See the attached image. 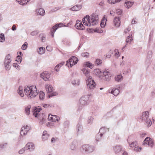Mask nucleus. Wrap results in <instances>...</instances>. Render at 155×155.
Masks as SVG:
<instances>
[{"mask_svg":"<svg viewBox=\"0 0 155 155\" xmlns=\"http://www.w3.org/2000/svg\"><path fill=\"white\" fill-rule=\"evenodd\" d=\"M40 77L45 81H47L50 77V74L47 72L45 71L41 74Z\"/></svg>","mask_w":155,"mask_h":155,"instance_id":"10","label":"nucleus"},{"mask_svg":"<svg viewBox=\"0 0 155 155\" xmlns=\"http://www.w3.org/2000/svg\"><path fill=\"white\" fill-rule=\"evenodd\" d=\"M80 21L79 20H77L76 21V23L75 25V27L78 29L83 30L84 28V26L81 22L80 23Z\"/></svg>","mask_w":155,"mask_h":155,"instance_id":"12","label":"nucleus"},{"mask_svg":"<svg viewBox=\"0 0 155 155\" xmlns=\"http://www.w3.org/2000/svg\"><path fill=\"white\" fill-rule=\"evenodd\" d=\"M26 150L29 149L30 151L33 150L35 147L34 144L32 143H27L25 147Z\"/></svg>","mask_w":155,"mask_h":155,"instance_id":"14","label":"nucleus"},{"mask_svg":"<svg viewBox=\"0 0 155 155\" xmlns=\"http://www.w3.org/2000/svg\"><path fill=\"white\" fill-rule=\"evenodd\" d=\"M122 0H108V2L110 4H114L120 2Z\"/></svg>","mask_w":155,"mask_h":155,"instance_id":"38","label":"nucleus"},{"mask_svg":"<svg viewBox=\"0 0 155 155\" xmlns=\"http://www.w3.org/2000/svg\"><path fill=\"white\" fill-rule=\"evenodd\" d=\"M89 53L88 52H84L81 54V55L84 57H86V58H88L89 56Z\"/></svg>","mask_w":155,"mask_h":155,"instance_id":"51","label":"nucleus"},{"mask_svg":"<svg viewBox=\"0 0 155 155\" xmlns=\"http://www.w3.org/2000/svg\"><path fill=\"white\" fill-rule=\"evenodd\" d=\"M30 0H16V1L18 2L20 5H25Z\"/></svg>","mask_w":155,"mask_h":155,"instance_id":"27","label":"nucleus"},{"mask_svg":"<svg viewBox=\"0 0 155 155\" xmlns=\"http://www.w3.org/2000/svg\"><path fill=\"white\" fill-rule=\"evenodd\" d=\"M89 96L88 95L83 96L80 99V104L79 106V109H82L83 107L88 104L89 102Z\"/></svg>","mask_w":155,"mask_h":155,"instance_id":"6","label":"nucleus"},{"mask_svg":"<svg viewBox=\"0 0 155 155\" xmlns=\"http://www.w3.org/2000/svg\"><path fill=\"white\" fill-rule=\"evenodd\" d=\"M25 127H22L21 128V130L20 132V134L21 136H23L27 134V133L26 131H25Z\"/></svg>","mask_w":155,"mask_h":155,"instance_id":"36","label":"nucleus"},{"mask_svg":"<svg viewBox=\"0 0 155 155\" xmlns=\"http://www.w3.org/2000/svg\"><path fill=\"white\" fill-rule=\"evenodd\" d=\"M31 108V106L30 105H28V106L25 107V111L27 115H28L29 114L30 112V109Z\"/></svg>","mask_w":155,"mask_h":155,"instance_id":"32","label":"nucleus"},{"mask_svg":"<svg viewBox=\"0 0 155 155\" xmlns=\"http://www.w3.org/2000/svg\"><path fill=\"white\" fill-rule=\"evenodd\" d=\"M109 131V130L108 128H107L105 127H102L100 129L99 133L103 136L104 134L106 133Z\"/></svg>","mask_w":155,"mask_h":155,"instance_id":"17","label":"nucleus"},{"mask_svg":"<svg viewBox=\"0 0 155 155\" xmlns=\"http://www.w3.org/2000/svg\"><path fill=\"white\" fill-rule=\"evenodd\" d=\"M149 113L148 111H146L142 113V115L139 118L140 122L144 123L147 127H149L152 124L151 120L149 118Z\"/></svg>","mask_w":155,"mask_h":155,"instance_id":"5","label":"nucleus"},{"mask_svg":"<svg viewBox=\"0 0 155 155\" xmlns=\"http://www.w3.org/2000/svg\"><path fill=\"white\" fill-rule=\"evenodd\" d=\"M82 71L84 74L87 78L86 80L87 87L91 90H93L95 87L96 84L94 81L92 79V77L90 76L89 69L84 68Z\"/></svg>","mask_w":155,"mask_h":155,"instance_id":"2","label":"nucleus"},{"mask_svg":"<svg viewBox=\"0 0 155 155\" xmlns=\"http://www.w3.org/2000/svg\"><path fill=\"white\" fill-rule=\"evenodd\" d=\"M69 124V122L68 121L66 120L64 122L63 124V126L65 128H67L68 127Z\"/></svg>","mask_w":155,"mask_h":155,"instance_id":"44","label":"nucleus"},{"mask_svg":"<svg viewBox=\"0 0 155 155\" xmlns=\"http://www.w3.org/2000/svg\"><path fill=\"white\" fill-rule=\"evenodd\" d=\"M11 29L12 30L14 31L16 30V27L15 25H13Z\"/></svg>","mask_w":155,"mask_h":155,"instance_id":"61","label":"nucleus"},{"mask_svg":"<svg viewBox=\"0 0 155 155\" xmlns=\"http://www.w3.org/2000/svg\"><path fill=\"white\" fill-rule=\"evenodd\" d=\"M38 12L40 15L44 16L45 15V11L42 8H39L38 10Z\"/></svg>","mask_w":155,"mask_h":155,"instance_id":"30","label":"nucleus"},{"mask_svg":"<svg viewBox=\"0 0 155 155\" xmlns=\"http://www.w3.org/2000/svg\"><path fill=\"white\" fill-rule=\"evenodd\" d=\"M95 72H97L98 73L101 74L102 73L100 70L99 69H96L95 70Z\"/></svg>","mask_w":155,"mask_h":155,"instance_id":"63","label":"nucleus"},{"mask_svg":"<svg viewBox=\"0 0 155 155\" xmlns=\"http://www.w3.org/2000/svg\"><path fill=\"white\" fill-rule=\"evenodd\" d=\"M64 62H61V63H60V64H58L57 65L58 67L60 68L64 64Z\"/></svg>","mask_w":155,"mask_h":155,"instance_id":"64","label":"nucleus"},{"mask_svg":"<svg viewBox=\"0 0 155 155\" xmlns=\"http://www.w3.org/2000/svg\"><path fill=\"white\" fill-rule=\"evenodd\" d=\"M95 150L94 146L89 144H84L81 147V152L84 154H89L93 152Z\"/></svg>","mask_w":155,"mask_h":155,"instance_id":"4","label":"nucleus"},{"mask_svg":"<svg viewBox=\"0 0 155 155\" xmlns=\"http://www.w3.org/2000/svg\"><path fill=\"white\" fill-rule=\"evenodd\" d=\"M25 150H26V148H25V147H24V148H22V149H21L19 151H18L19 153L20 154H22L24 152Z\"/></svg>","mask_w":155,"mask_h":155,"instance_id":"57","label":"nucleus"},{"mask_svg":"<svg viewBox=\"0 0 155 155\" xmlns=\"http://www.w3.org/2000/svg\"><path fill=\"white\" fill-rule=\"evenodd\" d=\"M56 29H55L54 27H52L51 30V36H52V37H54V33L56 31Z\"/></svg>","mask_w":155,"mask_h":155,"instance_id":"49","label":"nucleus"},{"mask_svg":"<svg viewBox=\"0 0 155 155\" xmlns=\"http://www.w3.org/2000/svg\"><path fill=\"white\" fill-rule=\"evenodd\" d=\"M23 127H25V131H26V132L27 133L28 131L31 129V127L29 126H28V125H26L25 126H24Z\"/></svg>","mask_w":155,"mask_h":155,"instance_id":"46","label":"nucleus"},{"mask_svg":"<svg viewBox=\"0 0 155 155\" xmlns=\"http://www.w3.org/2000/svg\"><path fill=\"white\" fill-rule=\"evenodd\" d=\"M142 149L141 147L138 146H135L134 148V150L136 152H140L141 151Z\"/></svg>","mask_w":155,"mask_h":155,"instance_id":"45","label":"nucleus"},{"mask_svg":"<svg viewBox=\"0 0 155 155\" xmlns=\"http://www.w3.org/2000/svg\"><path fill=\"white\" fill-rule=\"evenodd\" d=\"M5 38L4 35L2 33L0 34V42H3L5 41Z\"/></svg>","mask_w":155,"mask_h":155,"instance_id":"37","label":"nucleus"},{"mask_svg":"<svg viewBox=\"0 0 155 155\" xmlns=\"http://www.w3.org/2000/svg\"><path fill=\"white\" fill-rule=\"evenodd\" d=\"M85 64L87 67L91 69H92L94 65V64H92L89 61L86 62Z\"/></svg>","mask_w":155,"mask_h":155,"instance_id":"35","label":"nucleus"},{"mask_svg":"<svg viewBox=\"0 0 155 155\" xmlns=\"http://www.w3.org/2000/svg\"><path fill=\"white\" fill-rule=\"evenodd\" d=\"M38 32L37 31H35L31 33V35L32 36H34L38 34Z\"/></svg>","mask_w":155,"mask_h":155,"instance_id":"56","label":"nucleus"},{"mask_svg":"<svg viewBox=\"0 0 155 155\" xmlns=\"http://www.w3.org/2000/svg\"><path fill=\"white\" fill-rule=\"evenodd\" d=\"M63 26H64L63 24L62 23H60L59 24H56L53 27H54L55 29L57 30L58 28L61 27ZM64 26H65L64 25Z\"/></svg>","mask_w":155,"mask_h":155,"instance_id":"39","label":"nucleus"},{"mask_svg":"<svg viewBox=\"0 0 155 155\" xmlns=\"http://www.w3.org/2000/svg\"><path fill=\"white\" fill-rule=\"evenodd\" d=\"M45 94L42 91H40L39 93V99L42 100L45 97Z\"/></svg>","mask_w":155,"mask_h":155,"instance_id":"41","label":"nucleus"},{"mask_svg":"<svg viewBox=\"0 0 155 155\" xmlns=\"http://www.w3.org/2000/svg\"><path fill=\"white\" fill-rule=\"evenodd\" d=\"M98 5L100 6H104V1L103 0L102 1L98 4Z\"/></svg>","mask_w":155,"mask_h":155,"instance_id":"60","label":"nucleus"},{"mask_svg":"<svg viewBox=\"0 0 155 155\" xmlns=\"http://www.w3.org/2000/svg\"><path fill=\"white\" fill-rule=\"evenodd\" d=\"M38 107V108H37L36 107H34L32 110L33 114L36 117H38V116H39L40 114H39V113L41 110V109L40 108L39 106Z\"/></svg>","mask_w":155,"mask_h":155,"instance_id":"11","label":"nucleus"},{"mask_svg":"<svg viewBox=\"0 0 155 155\" xmlns=\"http://www.w3.org/2000/svg\"><path fill=\"white\" fill-rule=\"evenodd\" d=\"M18 94L21 97H23L24 96L23 93L22 88L21 86H20L19 87L18 89Z\"/></svg>","mask_w":155,"mask_h":155,"instance_id":"24","label":"nucleus"},{"mask_svg":"<svg viewBox=\"0 0 155 155\" xmlns=\"http://www.w3.org/2000/svg\"><path fill=\"white\" fill-rule=\"evenodd\" d=\"M150 139L149 137H147L143 141V145H148V143L149 142V141Z\"/></svg>","mask_w":155,"mask_h":155,"instance_id":"34","label":"nucleus"},{"mask_svg":"<svg viewBox=\"0 0 155 155\" xmlns=\"http://www.w3.org/2000/svg\"><path fill=\"white\" fill-rule=\"evenodd\" d=\"M46 119L44 117H43L41 120L40 122V124H42L45 122Z\"/></svg>","mask_w":155,"mask_h":155,"instance_id":"59","label":"nucleus"},{"mask_svg":"<svg viewBox=\"0 0 155 155\" xmlns=\"http://www.w3.org/2000/svg\"><path fill=\"white\" fill-rule=\"evenodd\" d=\"M120 91L118 88H113L112 89L110 93L115 96H117L119 93Z\"/></svg>","mask_w":155,"mask_h":155,"instance_id":"22","label":"nucleus"},{"mask_svg":"<svg viewBox=\"0 0 155 155\" xmlns=\"http://www.w3.org/2000/svg\"><path fill=\"white\" fill-rule=\"evenodd\" d=\"M102 136L103 135L99 133L96 135L95 137V140L96 143H97L98 141H100L101 140V138Z\"/></svg>","mask_w":155,"mask_h":155,"instance_id":"31","label":"nucleus"},{"mask_svg":"<svg viewBox=\"0 0 155 155\" xmlns=\"http://www.w3.org/2000/svg\"><path fill=\"white\" fill-rule=\"evenodd\" d=\"M95 62V64L98 65L102 63V61L100 59H97Z\"/></svg>","mask_w":155,"mask_h":155,"instance_id":"54","label":"nucleus"},{"mask_svg":"<svg viewBox=\"0 0 155 155\" xmlns=\"http://www.w3.org/2000/svg\"><path fill=\"white\" fill-rule=\"evenodd\" d=\"M38 91L35 85L27 86L24 89L25 94L28 98H33L36 97L38 93Z\"/></svg>","mask_w":155,"mask_h":155,"instance_id":"3","label":"nucleus"},{"mask_svg":"<svg viewBox=\"0 0 155 155\" xmlns=\"http://www.w3.org/2000/svg\"><path fill=\"white\" fill-rule=\"evenodd\" d=\"M54 122H59L60 120V118L58 116L54 115Z\"/></svg>","mask_w":155,"mask_h":155,"instance_id":"42","label":"nucleus"},{"mask_svg":"<svg viewBox=\"0 0 155 155\" xmlns=\"http://www.w3.org/2000/svg\"><path fill=\"white\" fill-rule=\"evenodd\" d=\"M126 4L127 5V8H129L130 7H131L134 4V2H125Z\"/></svg>","mask_w":155,"mask_h":155,"instance_id":"40","label":"nucleus"},{"mask_svg":"<svg viewBox=\"0 0 155 155\" xmlns=\"http://www.w3.org/2000/svg\"><path fill=\"white\" fill-rule=\"evenodd\" d=\"M152 51H148L147 55V61H148L149 62V63H148V64H150V59L152 57Z\"/></svg>","mask_w":155,"mask_h":155,"instance_id":"26","label":"nucleus"},{"mask_svg":"<svg viewBox=\"0 0 155 155\" xmlns=\"http://www.w3.org/2000/svg\"><path fill=\"white\" fill-rule=\"evenodd\" d=\"M123 76L121 74H119L116 75L115 78V81L118 82L121 81L123 80Z\"/></svg>","mask_w":155,"mask_h":155,"instance_id":"23","label":"nucleus"},{"mask_svg":"<svg viewBox=\"0 0 155 155\" xmlns=\"http://www.w3.org/2000/svg\"><path fill=\"white\" fill-rule=\"evenodd\" d=\"M49 137V134L47 133V131L44 130L43 133L42 138L43 141H45L48 140Z\"/></svg>","mask_w":155,"mask_h":155,"instance_id":"18","label":"nucleus"},{"mask_svg":"<svg viewBox=\"0 0 155 155\" xmlns=\"http://www.w3.org/2000/svg\"><path fill=\"white\" fill-rule=\"evenodd\" d=\"M76 131L78 134H81L83 132V127L82 125L78 124L76 126Z\"/></svg>","mask_w":155,"mask_h":155,"instance_id":"15","label":"nucleus"},{"mask_svg":"<svg viewBox=\"0 0 155 155\" xmlns=\"http://www.w3.org/2000/svg\"><path fill=\"white\" fill-rule=\"evenodd\" d=\"M78 61V59L75 56H73L67 61L66 65V66H68V64H69L70 66L72 67L73 66L76 64Z\"/></svg>","mask_w":155,"mask_h":155,"instance_id":"9","label":"nucleus"},{"mask_svg":"<svg viewBox=\"0 0 155 155\" xmlns=\"http://www.w3.org/2000/svg\"><path fill=\"white\" fill-rule=\"evenodd\" d=\"M130 30H131V28L130 27H128L126 29L124 30V33L125 34H126L128 32H129V31H130Z\"/></svg>","mask_w":155,"mask_h":155,"instance_id":"58","label":"nucleus"},{"mask_svg":"<svg viewBox=\"0 0 155 155\" xmlns=\"http://www.w3.org/2000/svg\"><path fill=\"white\" fill-rule=\"evenodd\" d=\"M120 18H115L114 20V25L116 27H118L120 25Z\"/></svg>","mask_w":155,"mask_h":155,"instance_id":"20","label":"nucleus"},{"mask_svg":"<svg viewBox=\"0 0 155 155\" xmlns=\"http://www.w3.org/2000/svg\"><path fill=\"white\" fill-rule=\"evenodd\" d=\"M93 119V118L91 116L89 117L87 120L88 124H91L92 123Z\"/></svg>","mask_w":155,"mask_h":155,"instance_id":"47","label":"nucleus"},{"mask_svg":"<svg viewBox=\"0 0 155 155\" xmlns=\"http://www.w3.org/2000/svg\"><path fill=\"white\" fill-rule=\"evenodd\" d=\"M122 155H128V153L125 151L122 150Z\"/></svg>","mask_w":155,"mask_h":155,"instance_id":"62","label":"nucleus"},{"mask_svg":"<svg viewBox=\"0 0 155 155\" xmlns=\"http://www.w3.org/2000/svg\"><path fill=\"white\" fill-rule=\"evenodd\" d=\"M122 147L120 145H117L113 147L114 151L116 154L119 153L122 150Z\"/></svg>","mask_w":155,"mask_h":155,"instance_id":"13","label":"nucleus"},{"mask_svg":"<svg viewBox=\"0 0 155 155\" xmlns=\"http://www.w3.org/2000/svg\"><path fill=\"white\" fill-rule=\"evenodd\" d=\"M22 59L21 57L18 55L17 57L16 60L18 62H20V63L22 60Z\"/></svg>","mask_w":155,"mask_h":155,"instance_id":"53","label":"nucleus"},{"mask_svg":"<svg viewBox=\"0 0 155 155\" xmlns=\"http://www.w3.org/2000/svg\"><path fill=\"white\" fill-rule=\"evenodd\" d=\"M103 74L104 80L106 81H109L111 79L112 75L109 71L107 69L104 70Z\"/></svg>","mask_w":155,"mask_h":155,"instance_id":"8","label":"nucleus"},{"mask_svg":"<svg viewBox=\"0 0 155 155\" xmlns=\"http://www.w3.org/2000/svg\"><path fill=\"white\" fill-rule=\"evenodd\" d=\"M98 20V15L94 14L91 15V16L86 15L83 18L82 21L84 25L91 26L97 25Z\"/></svg>","mask_w":155,"mask_h":155,"instance_id":"1","label":"nucleus"},{"mask_svg":"<svg viewBox=\"0 0 155 155\" xmlns=\"http://www.w3.org/2000/svg\"><path fill=\"white\" fill-rule=\"evenodd\" d=\"M28 43L27 42H25L21 46V49L23 50H25L27 48Z\"/></svg>","mask_w":155,"mask_h":155,"instance_id":"48","label":"nucleus"},{"mask_svg":"<svg viewBox=\"0 0 155 155\" xmlns=\"http://www.w3.org/2000/svg\"><path fill=\"white\" fill-rule=\"evenodd\" d=\"M149 146L152 147L153 145V142L152 140H150L149 141V142L148 143V145Z\"/></svg>","mask_w":155,"mask_h":155,"instance_id":"52","label":"nucleus"},{"mask_svg":"<svg viewBox=\"0 0 155 155\" xmlns=\"http://www.w3.org/2000/svg\"><path fill=\"white\" fill-rule=\"evenodd\" d=\"M77 145L78 143L77 141L75 140L74 141L70 146V148L71 150L75 151Z\"/></svg>","mask_w":155,"mask_h":155,"instance_id":"16","label":"nucleus"},{"mask_svg":"<svg viewBox=\"0 0 155 155\" xmlns=\"http://www.w3.org/2000/svg\"><path fill=\"white\" fill-rule=\"evenodd\" d=\"M105 16L104 15L103 17L102 20L101 21L100 26L102 28H104L105 25H106V22L107 21L106 18L105 17Z\"/></svg>","mask_w":155,"mask_h":155,"instance_id":"21","label":"nucleus"},{"mask_svg":"<svg viewBox=\"0 0 155 155\" xmlns=\"http://www.w3.org/2000/svg\"><path fill=\"white\" fill-rule=\"evenodd\" d=\"M46 89L48 93H50L52 91L53 89L52 87L49 84L46 85Z\"/></svg>","mask_w":155,"mask_h":155,"instance_id":"25","label":"nucleus"},{"mask_svg":"<svg viewBox=\"0 0 155 155\" xmlns=\"http://www.w3.org/2000/svg\"><path fill=\"white\" fill-rule=\"evenodd\" d=\"M132 34H130L129 36H128L126 40V45L128 43H130V42L133 40Z\"/></svg>","mask_w":155,"mask_h":155,"instance_id":"28","label":"nucleus"},{"mask_svg":"<svg viewBox=\"0 0 155 155\" xmlns=\"http://www.w3.org/2000/svg\"><path fill=\"white\" fill-rule=\"evenodd\" d=\"M12 60L9 54L7 55L4 60V64L5 69L7 70H9L12 66Z\"/></svg>","mask_w":155,"mask_h":155,"instance_id":"7","label":"nucleus"},{"mask_svg":"<svg viewBox=\"0 0 155 155\" xmlns=\"http://www.w3.org/2000/svg\"><path fill=\"white\" fill-rule=\"evenodd\" d=\"M82 8V5H76L72 8H70L69 9L72 11H79Z\"/></svg>","mask_w":155,"mask_h":155,"instance_id":"19","label":"nucleus"},{"mask_svg":"<svg viewBox=\"0 0 155 155\" xmlns=\"http://www.w3.org/2000/svg\"><path fill=\"white\" fill-rule=\"evenodd\" d=\"M7 143H3L0 145V147L2 148H3L6 147L7 145Z\"/></svg>","mask_w":155,"mask_h":155,"instance_id":"55","label":"nucleus"},{"mask_svg":"<svg viewBox=\"0 0 155 155\" xmlns=\"http://www.w3.org/2000/svg\"><path fill=\"white\" fill-rule=\"evenodd\" d=\"M38 53L40 54H44L45 52V48L41 47L39 48L38 51Z\"/></svg>","mask_w":155,"mask_h":155,"instance_id":"29","label":"nucleus"},{"mask_svg":"<svg viewBox=\"0 0 155 155\" xmlns=\"http://www.w3.org/2000/svg\"><path fill=\"white\" fill-rule=\"evenodd\" d=\"M129 146L130 147H132L135 146H137V142L136 141H134L132 142L131 143H129Z\"/></svg>","mask_w":155,"mask_h":155,"instance_id":"33","label":"nucleus"},{"mask_svg":"<svg viewBox=\"0 0 155 155\" xmlns=\"http://www.w3.org/2000/svg\"><path fill=\"white\" fill-rule=\"evenodd\" d=\"M13 66L18 70L20 69V66L17 63H14L13 64Z\"/></svg>","mask_w":155,"mask_h":155,"instance_id":"50","label":"nucleus"},{"mask_svg":"<svg viewBox=\"0 0 155 155\" xmlns=\"http://www.w3.org/2000/svg\"><path fill=\"white\" fill-rule=\"evenodd\" d=\"M72 84L73 85L78 86L79 84V82L78 80H76L73 81Z\"/></svg>","mask_w":155,"mask_h":155,"instance_id":"43","label":"nucleus"}]
</instances>
